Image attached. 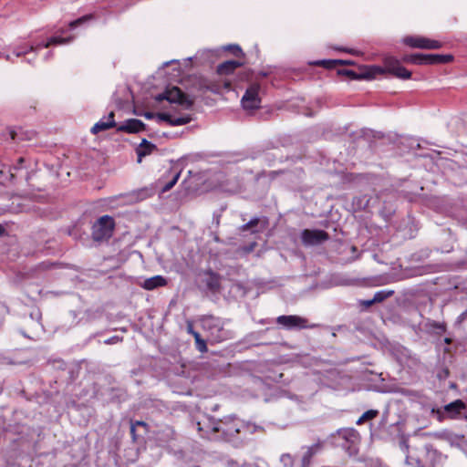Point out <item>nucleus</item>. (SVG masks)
Here are the masks:
<instances>
[{"mask_svg":"<svg viewBox=\"0 0 467 467\" xmlns=\"http://www.w3.org/2000/svg\"><path fill=\"white\" fill-rule=\"evenodd\" d=\"M452 60L451 55H422V54H415L410 55L405 58V61L416 64V65H425V64H443L448 63Z\"/></svg>","mask_w":467,"mask_h":467,"instance_id":"nucleus-5","label":"nucleus"},{"mask_svg":"<svg viewBox=\"0 0 467 467\" xmlns=\"http://www.w3.org/2000/svg\"><path fill=\"white\" fill-rule=\"evenodd\" d=\"M27 62H28V63H31V62H32V58H29V59L27 60Z\"/></svg>","mask_w":467,"mask_h":467,"instance_id":"nucleus-55","label":"nucleus"},{"mask_svg":"<svg viewBox=\"0 0 467 467\" xmlns=\"http://www.w3.org/2000/svg\"><path fill=\"white\" fill-rule=\"evenodd\" d=\"M187 329H188V332H189L190 334H192V332H195V331L193 330V328H192V325H188Z\"/></svg>","mask_w":467,"mask_h":467,"instance_id":"nucleus-47","label":"nucleus"},{"mask_svg":"<svg viewBox=\"0 0 467 467\" xmlns=\"http://www.w3.org/2000/svg\"><path fill=\"white\" fill-rule=\"evenodd\" d=\"M92 19H94V16L92 14H88V15L83 16L74 21H71L68 26H69L70 29H75L78 26H80Z\"/></svg>","mask_w":467,"mask_h":467,"instance_id":"nucleus-25","label":"nucleus"},{"mask_svg":"<svg viewBox=\"0 0 467 467\" xmlns=\"http://www.w3.org/2000/svg\"><path fill=\"white\" fill-rule=\"evenodd\" d=\"M280 462L284 464V467H292L293 465V459L290 454H283Z\"/></svg>","mask_w":467,"mask_h":467,"instance_id":"nucleus-29","label":"nucleus"},{"mask_svg":"<svg viewBox=\"0 0 467 467\" xmlns=\"http://www.w3.org/2000/svg\"><path fill=\"white\" fill-rule=\"evenodd\" d=\"M227 49L232 50L236 57L243 55L242 49L238 46H228Z\"/></svg>","mask_w":467,"mask_h":467,"instance_id":"nucleus-36","label":"nucleus"},{"mask_svg":"<svg viewBox=\"0 0 467 467\" xmlns=\"http://www.w3.org/2000/svg\"><path fill=\"white\" fill-rule=\"evenodd\" d=\"M155 99L157 101L167 100L171 104H178L184 109H189L193 105V99L177 87L167 88L163 93L157 95Z\"/></svg>","mask_w":467,"mask_h":467,"instance_id":"nucleus-2","label":"nucleus"},{"mask_svg":"<svg viewBox=\"0 0 467 467\" xmlns=\"http://www.w3.org/2000/svg\"><path fill=\"white\" fill-rule=\"evenodd\" d=\"M40 267H41V268H43V269H47V268L49 267V265H48V264H47V263H42V264L40 265Z\"/></svg>","mask_w":467,"mask_h":467,"instance_id":"nucleus-46","label":"nucleus"},{"mask_svg":"<svg viewBox=\"0 0 467 467\" xmlns=\"http://www.w3.org/2000/svg\"><path fill=\"white\" fill-rule=\"evenodd\" d=\"M5 233V228L0 224V236Z\"/></svg>","mask_w":467,"mask_h":467,"instance_id":"nucleus-48","label":"nucleus"},{"mask_svg":"<svg viewBox=\"0 0 467 467\" xmlns=\"http://www.w3.org/2000/svg\"><path fill=\"white\" fill-rule=\"evenodd\" d=\"M276 322L288 329L306 327V320L298 316H280L277 317Z\"/></svg>","mask_w":467,"mask_h":467,"instance_id":"nucleus-12","label":"nucleus"},{"mask_svg":"<svg viewBox=\"0 0 467 467\" xmlns=\"http://www.w3.org/2000/svg\"><path fill=\"white\" fill-rule=\"evenodd\" d=\"M338 437L346 441V443H342L341 445L347 449H350L351 446H354L359 441L358 432L351 428L340 430L338 431Z\"/></svg>","mask_w":467,"mask_h":467,"instance_id":"nucleus-13","label":"nucleus"},{"mask_svg":"<svg viewBox=\"0 0 467 467\" xmlns=\"http://www.w3.org/2000/svg\"><path fill=\"white\" fill-rule=\"evenodd\" d=\"M441 47V44L439 41L426 38V49H438Z\"/></svg>","mask_w":467,"mask_h":467,"instance_id":"nucleus-31","label":"nucleus"},{"mask_svg":"<svg viewBox=\"0 0 467 467\" xmlns=\"http://www.w3.org/2000/svg\"><path fill=\"white\" fill-rule=\"evenodd\" d=\"M52 45H61V37H50L46 43H43V47L47 48Z\"/></svg>","mask_w":467,"mask_h":467,"instance_id":"nucleus-30","label":"nucleus"},{"mask_svg":"<svg viewBox=\"0 0 467 467\" xmlns=\"http://www.w3.org/2000/svg\"><path fill=\"white\" fill-rule=\"evenodd\" d=\"M180 176V171L170 170L167 172V177L169 178L167 182H163L162 178L159 180L158 186L160 187L161 192L164 193L170 191L177 183Z\"/></svg>","mask_w":467,"mask_h":467,"instance_id":"nucleus-16","label":"nucleus"},{"mask_svg":"<svg viewBox=\"0 0 467 467\" xmlns=\"http://www.w3.org/2000/svg\"><path fill=\"white\" fill-rule=\"evenodd\" d=\"M52 56H53V53H52L51 51H49V52H47V53L46 54V56L44 57V59H45V60H48L49 58H51V57H52Z\"/></svg>","mask_w":467,"mask_h":467,"instance_id":"nucleus-43","label":"nucleus"},{"mask_svg":"<svg viewBox=\"0 0 467 467\" xmlns=\"http://www.w3.org/2000/svg\"><path fill=\"white\" fill-rule=\"evenodd\" d=\"M5 58H6V60H10V56H9V55H6V56H5Z\"/></svg>","mask_w":467,"mask_h":467,"instance_id":"nucleus-51","label":"nucleus"},{"mask_svg":"<svg viewBox=\"0 0 467 467\" xmlns=\"http://www.w3.org/2000/svg\"><path fill=\"white\" fill-rule=\"evenodd\" d=\"M119 341H120V338L117 336H114V337H111L108 339L105 340V344L107 345H112V344H116L118 343Z\"/></svg>","mask_w":467,"mask_h":467,"instance_id":"nucleus-37","label":"nucleus"},{"mask_svg":"<svg viewBox=\"0 0 467 467\" xmlns=\"http://www.w3.org/2000/svg\"><path fill=\"white\" fill-rule=\"evenodd\" d=\"M444 342H445L446 344H451V338H449V337H446V338L444 339Z\"/></svg>","mask_w":467,"mask_h":467,"instance_id":"nucleus-49","label":"nucleus"},{"mask_svg":"<svg viewBox=\"0 0 467 467\" xmlns=\"http://www.w3.org/2000/svg\"><path fill=\"white\" fill-rule=\"evenodd\" d=\"M351 250H352V252H356V251H357V248H356L355 246H352V247H351Z\"/></svg>","mask_w":467,"mask_h":467,"instance_id":"nucleus-50","label":"nucleus"},{"mask_svg":"<svg viewBox=\"0 0 467 467\" xmlns=\"http://www.w3.org/2000/svg\"><path fill=\"white\" fill-rule=\"evenodd\" d=\"M223 87L225 89H230L231 88V83L229 81H224L223 82Z\"/></svg>","mask_w":467,"mask_h":467,"instance_id":"nucleus-45","label":"nucleus"},{"mask_svg":"<svg viewBox=\"0 0 467 467\" xmlns=\"http://www.w3.org/2000/svg\"><path fill=\"white\" fill-rule=\"evenodd\" d=\"M28 52H36V47H35L34 46H30L27 50L17 51L15 54H16V57H22V56L27 54Z\"/></svg>","mask_w":467,"mask_h":467,"instance_id":"nucleus-35","label":"nucleus"},{"mask_svg":"<svg viewBox=\"0 0 467 467\" xmlns=\"http://www.w3.org/2000/svg\"><path fill=\"white\" fill-rule=\"evenodd\" d=\"M259 90L260 86L258 84L254 83L248 87L241 100L244 109H255L260 107Z\"/></svg>","mask_w":467,"mask_h":467,"instance_id":"nucleus-6","label":"nucleus"},{"mask_svg":"<svg viewBox=\"0 0 467 467\" xmlns=\"http://www.w3.org/2000/svg\"><path fill=\"white\" fill-rule=\"evenodd\" d=\"M405 43L412 47L425 48L426 49V38L425 37H406Z\"/></svg>","mask_w":467,"mask_h":467,"instance_id":"nucleus-23","label":"nucleus"},{"mask_svg":"<svg viewBox=\"0 0 467 467\" xmlns=\"http://www.w3.org/2000/svg\"><path fill=\"white\" fill-rule=\"evenodd\" d=\"M463 409H465V404L461 400H457L444 406L445 412L451 418L460 414Z\"/></svg>","mask_w":467,"mask_h":467,"instance_id":"nucleus-21","label":"nucleus"},{"mask_svg":"<svg viewBox=\"0 0 467 467\" xmlns=\"http://www.w3.org/2000/svg\"><path fill=\"white\" fill-rule=\"evenodd\" d=\"M143 116L147 119H151L156 118L158 119V121H166L171 126L185 125V124L189 123L192 120V118L189 115H183V116L175 118V117H172L171 114L164 113V112L163 113H158L156 115L154 113H152V112H145L143 114Z\"/></svg>","mask_w":467,"mask_h":467,"instance_id":"nucleus-7","label":"nucleus"},{"mask_svg":"<svg viewBox=\"0 0 467 467\" xmlns=\"http://www.w3.org/2000/svg\"><path fill=\"white\" fill-rule=\"evenodd\" d=\"M207 285H208L209 288L212 290H216L217 288H219V281L215 277H212Z\"/></svg>","mask_w":467,"mask_h":467,"instance_id":"nucleus-33","label":"nucleus"},{"mask_svg":"<svg viewBox=\"0 0 467 467\" xmlns=\"http://www.w3.org/2000/svg\"><path fill=\"white\" fill-rule=\"evenodd\" d=\"M114 112L111 111L108 117L102 118L99 121H98L92 128L91 132L93 134H98L101 131L107 130L110 128L116 126V122L114 120Z\"/></svg>","mask_w":467,"mask_h":467,"instance_id":"nucleus-15","label":"nucleus"},{"mask_svg":"<svg viewBox=\"0 0 467 467\" xmlns=\"http://www.w3.org/2000/svg\"><path fill=\"white\" fill-rule=\"evenodd\" d=\"M220 438L230 440L236 436L238 433L249 432L253 433L255 431V427L250 423L244 422L234 417H225L223 420H219Z\"/></svg>","mask_w":467,"mask_h":467,"instance_id":"nucleus-1","label":"nucleus"},{"mask_svg":"<svg viewBox=\"0 0 467 467\" xmlns=\"http://www.w3.org/2000/svg\"><path fill=\"white\" fill-rule=\"evenodd\" d=\"M136 425H145V423H144V422H142V421H137V422H136V424H133V423H132V424H131V426H130V433H131L132 435H134V434H135V427H136Z\"/></svg>","mask_w":467,"mask_h":467,"instance_id":"nucleus-41","label":"nucleus"},{"mask_svg":"<svg viewBox=\"0 0 467 467\" xmlns=\"http://www.w3.org/2000/svg\"><path fill=\"white\" fill-rule=\"evenodd\" d=\"M386 70L401 79H409L411 77L410 71L402 67L399 60L393 57L385 59Z\"/></svg>","mask_w":467,"mask_h":467,"instance_id":"nucleus-9","label":"nucleus"},{"mask_svg":"<svg viewBox=\"0 0 467 467\" xmlns=\"http://www.w3.org/2000/svg\"><path fill=\"white\" fill-rule=\"evenodd\" d=\"M384 69L379 67H369L365 68L360 74L356 73L353 70H342L341 73L350 77L352 79H372L377 75L382 74Z\"/></svg>","mask_w":467,"mask_h":467,"instance_id":"nucleus-11","label":"nucleus"},{"mask_svg":"<svg viewBox=\"0 0 467 467\" xmlns=\"http://www.w3.org/2000/svg\"><path fill=\"white\" fill-rule=\"evenodd\" d=\"M73 39H74L73 36L61 37V45L69 44L73 41Z\"/></svg>","mask_w":467,"mask_h":467,"instance_id":"nucleus-39","label":"nucleus"},{"mask_svg":"<svg viewBox=\"0 0 467 467\" xmlns=\"http://www.w3.org/2000/svg\"><path fill=\"white\" fill-rule=\"evenodd\" d=\"M242 66V63L236 60H228L217 67V73L220 75H227L234 71L235 68Z\"/></svg>","mask_w":467,"mask_h":467,"instance_id":"nucleus-20","label":"nucleus"},{"mask_svg":"<svg viewBox=\"0 0 467 467\" xmlns=\"http://www.w3.org/2000/svg\"><path fill=\"white\" fill-rule=\"evenodd\" d=\"M266 227V221L261 220L257 217L253 218L248 223L240 227L242 232L251 231L252 234L261 233Z\"/></svg>","mask_w":467,"mask_h":467,"instance_id":"nucleus-17","label":"nucleus"},{"mask_svg":"<svg viewBox=\"0 0 467 467\" xmlns=\"http://www.w3.org/2000/svg\"><path fill=\"white\" fill-rule=\"evenodd\" d=\"M156 149V146L147 140L143 139L141 143L137 148L138 162H141L142 158L151 153Z\"/></svg>","mask_w":467,"mask_h":467,"instance_id":"nucleus-18","label":"nucleus"},{"mask_svg":"<svg viewBox=\"0 0 467 467\" xmlns=\"http://www.w3.org/2000/svg\"><path fill=\"white\" fill-rule=\"evenodd\" d=\"M197 431L200 432L201 437L208 440H217L220 438L219 429L220 421L213 418H204L196 423Z\"/></svg>","mask_w":467,"mask_h":467,"instance_id":"nucleus-4","label":"nucleus"},{"mask_svg":"<svg viewBox=\"0 0 467 467\" xmlns=\"http://www.w3.org/2000/svg\"><path fill=\"white\" fill-rule=\"evenodd\" d=\"M418 466H419V467H424V466H422L419 462H418Z\"/></svg>","mask_w":467,"mask_h":467,"instance_id":"nucleus-52","label":"nucleus"},{"mask_svg":"<svg viewBox=\"0 0 467 467\" xmlns=\"http://www.w3.org/2000/svg\"><path fill=\"white\" fill-rule=\"evenodd\" d=\"M39 47H43V44H40L39 46L36 47V49H37Z\"/></svg>","mask_w":467,"mask_h":467,"instance_id":"nucleus-53","label":"nucleus"},{"mask_svg":"<svg viewBox=\"0 0 467 467\" xmlns=\"http://www.w3.org/2000/svg\"><path fill=\"white\" fill-rule=\"evenodd\" d=\"M195 345H196V348L202 352V353H204L207 351V346H206V342L204 339H202V337L200 339H198L196 342H195Z\"/></svg>","mask_w":467,"mask_h":467,"instance_id":"nucleus-32","label":"nucleus"},{"mask_svg":"<svg viewBox=\"0 0 467 467\" xmlns=\"http://www.w3.org/2000/svg\"><path fill=\"white\" fill-rule=\"evenodd\" d=\"M202 326L204 329L209 330L211 335L214 337L215 340H222L223 337L220 335L222 330V323L219 318L213 316L204 317L202 319Z\"/></svg>","mask_w":467,"mask_h":467,"instance_id":"nucleus-10","label":"nucleus"},{"mask_svg":"<svg viewBox=\"0 0 467 467\" xmlns=\"http://www.w3.org/2000/svg\"><path fill=\"white\" fill-rule=\"evenodd\" d=\"M394 291L392 290H380L375 293L373 296V300L375 303H380L384 301L386 298L391 296Z\"/></svg>","mask_w":467,"mask_h":467,"instance_id":"nucleus-26","label":"nucleus"},{"mask_svg":"<svg viewBox=\"0 0 467 467\" xmlns=\"http://www.w3.org/2000/svg\"><path fill=\"white\" fill-rule=\"evenodd\" d=\"M166 285V280L161 275H155L150 278L144 280L141 286L146 290H153L157 287L163 286Z\"/></svg>","mask_w":467,"mask_h":467,"instance_id":"nucleus-19","label":"nucleus"},{"mask_svg":"<svg viewBox=\"0 0 467 467\" xmlns=\"http://www.w3.org/2000/svg\"><path fill=\"white\" fill-rule=\"evenodd\" d=\"M379 414V411L376 410H369L364 412L361 417L357 420V424H361L365 421L370 420L376 418Z\"/></svg>","mask_w":467,"mask_h":467,"instance_id":"nucleus-27","label":"nucleus"},{"mask_svg":"<svg viewBox=\"0 0 467 467\" xmlns=\"http://www.w3.org/2000/svg\"><path fill=\"white\" fill-rule=\"evenodd\" d=\"M302 241L306 245H317L328 239V234L323 230H308L302 232Z\"/></svg>","mask_w":467,"mask_h":467,"instance_id":"nucleus-8","label":"nucleus"},{"mask_svg":"<svg viewBox=\"0 0 467 467\" xmlns=\"http://www.w3.org/2000/svg\"><path fill=\"white\" fill-rule=\"evenodd\" d=\"M114 228V219L109 215H103L92 226V238L97 242L108 240L111 237Z\"/></svg>","mask_w":467,"mask_h":467,"instance_id":"nucleus-3","label":"nucleus"},{"mask_svg":"<svg viewBox=\"0 0 467 467\" xmlns=\"http://www.w3.org/2000/svg\"><path fill=\"white\" fill-rule=\"evenodd\" d=\"M10 137L13 140H24L25 138L30 140L31 137L24 134L22 130H12L10 131Z\"/></svg>","mask_w":467,"mask_h":467,"instance_id":"nucleus-28","label":"nucleus"},{"mask_svg":"<svg viewBox=\"0 0 467 467\" xmlns=\"http://www.w3.org/2000/svg\"><path fill=\"white\" fill-rule=\"evenodd\" d=\"M27 62H28V63H31V62H32V58H29V59L27 60Z\"/></svg>","mask_w":467,"mask_h":467,"instance_id":"nucleus-54","label":"nucleus"},{"mask_svg":"<svg viewBox=\"0 0 467 467\" xmlns=\"http://www.w3.org/2000/svg\"><path fill=\"white\" fill-rule=\"evenodd\" d=\"M321 450V444L316 443L312 446H309L306 449V451L304 452L302 456V465L303 467H306L310 464L311 458L317 454Z\"/></svg>","mask_w":467,"mask_h":467,"instance_id":"nucleus-22","label":"nucleus"},{"mask_svg":"<svg viewBox=\"0 0 467 467\" xmlns=\"http://www.w3.org/2000/svg\"><path fill=\"white\" fill-rule=\"evenodd\" d=\"M270 156H275V154L267 152L263 155V158L265 161H270Z\"/></svg>","mask_w":467,"mask_h":467,"instance_id":"nucleus-42","label":"nucleus"},{"mask_svg":"<svg viewBox=\"0 0 467 467\" xmlns=\"http://www.w3.org/2000/svg\"><path fill=\"white\" fill-rule=\"evenodd\" d=\"M192 336L195 339V342L201 338V335L198 332H192Z\"/></svg>","mask_w":467,"mask_h":467,"instance_id":"nucleus-44","label":"nucleus"},{"mask_svg":"<svg viewBox=\"0 0 467 467\" xmlns=\"http://www.w3.org/2000/svg\"><path fill=\"white\" fill-rule=\"evenodd\" d=\"M427 327L430 332L438 336L441 335L446 330V327L444 324L438 323L435 321L428 322Z\"/></svg>","mask_w":467,"mask_h":467,"instance_id":"nucleus-24","label":"nucleus"},{"mask_svg":"<svg viewBox=\"0 0 467 467\" xmlns=\"http://www.w3.org/2000/svg\"><path fill=\"white\" fill-rule=\"evenodd\" d=\"M24 162V159L23 158H20L18 160V163L17 165L14 166L13 168H10L8 172L10 173V178L13 179L15 177V173L13 172V170H18L21 168V164Z\"/></svg>","mask_w":467,"mask_h":467,"instance_id":"nucleus-34","label":"nucleus"},{"mask_svg":"<svg viewBox=\"0 0 467 467\" xmlns=\"http://www.w3.org/2000/svg\"><path fill=\"white\" fill-rule=\"evenodd\" d=\"M206 89L211 90L212 92H214V93L220 92L219 88L216 85L206 86Z\"/></svg>","mask_w":467,"mask_h":467,"instance_id":"nucleus-40","label":"nucleus"},{"mask_svg":"<svg viewBox=\"0 0 467 467\" xmlns=\"http://www.w3.org/2000/svg\"><path fill=\"white\" fill-rule=\"evenodd\" d=\"M376 304L375 301L372 299H368V300H363L360 302V305L361 306H364L365 307H369L371 306L372 305Z\"/></svg>","mask_w":467,"mask_h":467,"instance_id":"nucleus-38","label":"nucleus"},{"mask_svg":"<svg viewBox=\"0 0 467 467\" xmlns=\"http://www.w3.org/2000/svg\"><path fill=\"white\" fill-rule=\"evenodd\" d=\"M145 124L137 119H130L119 125L117 130L127 133H137L144 130Z\"/></svg>","mask_w":467,"mask_h":467,"instance_id":"nucleus-14","label":"nucleus"}]
</instances>
